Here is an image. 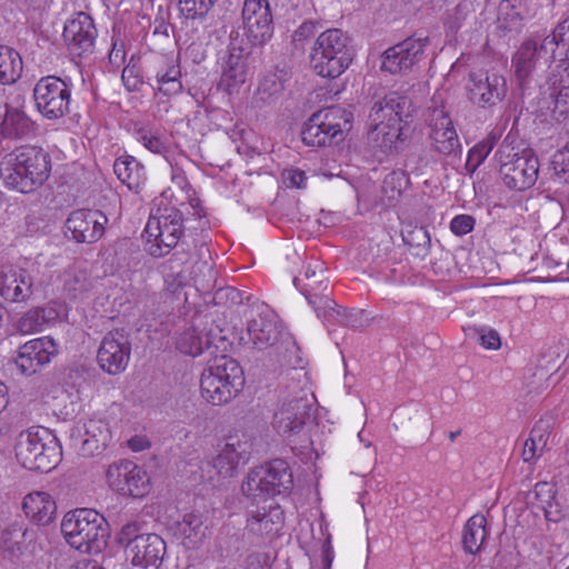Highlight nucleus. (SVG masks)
<instances>
[{"mask_svg":"<svg viewBox=\"0 0 569 569\" xmlns=\"http://www.w3.org/2000/svg\"><path fill=\"white\" fill-rule=\"evenodd\" d=\"M50 172L51 157L38 146H20L8 153L0 163L3 183L21 193H29L41 187Z\"/></svg>","mask_w":569,"mask_h":569,"instance_id":"obj_1","label":"nucleus"},{"mask_svg":"<svg viewBox=\"0 0 569 569\" xmlns=\"http://www.w3.org/2000/svg\"><path fill=\"white\" fill-rule=\"evenodd\" d=\"M295 286L305 295L318 318L323 322L338 321L346 326L356 327L353 313L337 305L329 295V279L322 263L316 261L309 264L302 277L293 279Z\"/></svg>","mask_w":569,"mask_h":569,"instance_id":"obj_2","label":"nucleus"},{"mask_svg":"<svg viewBox=\"0 0 569 569\" xmlns=\"http://www.w3.org/2000/svg\"><path fill=\"white\" fill-rule=\"evenodd\" d=\"M61 532L72 548L84 553L100 552L109 536L103 516L87 508L67 512L61 522Z\"/></svg>","mask_w":569,"mask_h":569,"instance_id":"obj_3","label":"nucleus"},{"mask_svg":"<svg viewBox=\"0 0 569 569\" xmlns=\"http://www.w3.org/2000/svg\"><path fill=\"white\" fill-rule=\"evenodd\" d=\"M353 48L350 38L340 29L321 32L310 53V63L322 78L339 77L352 62Z\"/></svg>","mask_w":569,"mask_h":569,"instance_id":"obj_4","label":"nucleus"},{"mask_svg":"<svg viewBox=\"0 0 569 569\" xmlns=\"http://www.w3.org/2000/svg\"><path fill=\"white\" fill-rule=\"evenodd\" d=\"M243 385L242 368L237 360L227 356L214 358L200 378L201 396L213 406L229 402L240 392Z\"/></svg>","mask_w":569,"mask_h":569,"instance_id":"obj_5","label":"nucleus"},{"mask_svg":"<svg viewBox=\"0 0 569 569\" xmlns=\"http://www.w3.org/2000/svg\"><path fill=\"white\" fill-rule=\"evenodd\" d=\"M499 173L509 189L522 191L532 187L539 173V160L530 150L520 151L507 136L496 151Z\"/></svg>","mask_w":569,"mask_h":569,"instance_id":"obj_6","label":"nucleus"},{"mask_svg":"<svg viewBox=\"0 0 569 569\" xmlns=\"http://www.w3.org/2000/svg\"><path fill=\"white\" fill-rule=\"evenodd\" d=\"M292 487L289 465L282 459H274L252 469L242 482L241 491L247 499L259 502L273 496H286Z\"/></svg>","mask_w":569,"mask_h":569,"instance_id":"obj_7","label":"nucleus"},{"mask_svg":"<svg viewBox=\"0 0 569 569\" xmlns=\"http://www.w3.org/2000/svg\"><path fill=\"white\" fill-rule=\"evenodd\" d=\"M61 447L48 429L21 432L16 445V457L33 471L49 472L61 460Z\"/></svg>","mask_w":569,"mask_h":569,"instance_id":"obj_8","label":"nucleus"},{"mask_svg":"<svg viewBox=\"0 0 569 569\" xmlns=\"http://www.w3.org/2000/svg\"><path fill=\"white\" fill-rule=\"evenodd\" d=\"M352 113L331 106L315 112L302 126L301 139L311 147H325L343 140L345 131L351 128Z\"/></svg>","mask_w":569,"mask_h":569,"instance_id":"obj_9","label":"nucleus"},{"mask_svg":"<svg viewBox=\"0 0 569 569\" xmlns=\"http://www.w3.org/2000/svg\"><path fill=\"white\" fill-rule=\"evenodd\" d=\"M148 251L160 258L169 253L183 233L182 212L174 207H159L152 212L144 228Z\"/></svg>","mask_w":569,"mask_h":569,"instance_id":"obj_10","label":"nucleus"},{"mask_svg":"<svg viewBox=\"0 0 569 569\" xmlns=\"http://www.w3.org/2000/svg\"><path fill=\"white\" fill-rule=\"evenodd\" d=\"M425 118L433 150L443 156L460 157L461 143L441 93L432 97Z\"/></svg>","mask_w":569,"mask_h":569,"instance_id":"obj_11","label":"nucleus"},{"mask_svg":"<svg viewBox=\"0 0 569 569\" xmlns=\"http://www.w3.org/2000/svg\"><path fill=\"white\" fill-rule=\"evenodd\" d=\"M252 442L246 435L229 436L219 453L200 467L202 477L213 481L214 476L221 478L233 477L240 465L249 460Z\"/></svg>","mask_w":569,"mask_h":569,"instance_id":"obj_12","label":"nucleus"},{"mask_svg":"<svg viewBox=\"0 0 569 569\" xmlns=\"http://www.w3.org/2000/svg\"><path fill=\"white\" fill-rule=\"evenodd\" d=\"M38 111L47 119H59L69 112L70 86L59 77L47 76L38 80L33 88Z\"/></svg>","mask_w":569,"mask_h":569,"instance_id":"obj_13","label":"nucleus"},{"mask_svg":"<svg viewBox=\"0 0 569 569\" xmlns=\"http://www.w3.org/2000/svg\"><path fill=\"white\" fill-rule=\"evenodd\" d=\"M556 59L552 43L543 39H528L513 53L511 67L519 86L525 89L533 78L535 71L542 64Z\"/></svg>","mask_w":569,"mask_h":569,"instance_id":"obj_14","label":"nucleus"},{"mask_svg":"<svg viewBox=\"0 0 569 569\" xmlns=\"http://www.w3.org/2000/svg\"><path fill=\"white\" fill-rule=\"evenodd\" d=\"M470 102L481 109H491L503 101L508 92L506 78L498 72L473 71L467 84Z\"/></svg>","mask_w":569,"mask_h":569,"instance_id":"obj_15","label":"nucleus"},{"mask_svg":"<svg viewBox=\"0 0 569 569\" xmlns=\"http://www.w3.org/2000/svg\"><path fill=\"white\" fill-rule=\"evenodd\" d=\"M43 293V282L32 270L3 268L0 271V296L9 302H28Z\"/></svg>","mask_w":569,"mask_h":569,"instance_id":"obj_16","label":"nucleus"},{"mask_svg":"<svg viewBox=\"0 0 569 569\" xmlns=\"http://www.w3.org/2000/svg\"><path fill=\"white\" fill-rule=\"evenodd\" d=\"M412 101L399 92H389L375 101L368 117L369 129L383 130L387 126L401 124L411 117Z\"/></svg>","mask_w":569,"mask_h":569,"instance_id":"obj_17","label":"nucleus"},{"mask_svg":"<svg viewBox=\"0 0 569 569\" xmlns=\"http://www.w3.org/2000/svg\"><path fill=\"white\" fill-rule=\"evenodd\" d=\"M131 356V341L123 330L108 332L98 349L97 360L100 368L109 375L123 372Z\"/></svg>","mask_w":569,"mask_h":569,"instance_id":"obj_18","label":"nucleus"},{"mask_svg":"<svg viewBox=\"0 0 569 569\" xmlns=\"http://www.w3.org/2000/svg\"><path fill=\"white\" fill-rule=\"evenodd\" d=\"M242 20L244 33L253 46H262L272 37V14L267 0H244Z\"/></svg>","mask_w":569,"mask_h":569,"instance_id":"obj_19","label":"nucleus"},{"mask_svg":"<svg viewBox=\"0 0 569 569\" xmlns=\"http://www.w3.org/2000/svg\"><path fill=\"white\" fill-rule=\"evenodd\" d=\"M427 44V37L407 38L385 51L381 69L392 74L411 70L422 59Z\"/></svg>","mask_w":569,"mask_h":569,"instance_id":"obj_20","label":"nucleus"},{"mask_svg":"<svg viewBox=\"0 0 569 569\" xmlns=\"http://www.w3.org/2000/svg\"><path fill=\"white\" fill-rule=\"evenodd\" d=\"M70 438L82 456L102 452L111 441L109 423L103 419H89L71 429Z\"/></svg>","mask_w":569,"mask_h":569,"instance_id":"obj_21","label":"nucleus"},{"mask_svg":"<svg viewBox=\"0 0 569 569\" xmlns=\"http://www.w3.org/2000/svg\"><path fill=\"white\" fill-rule=\"evenodd\" d=\"M97 29L92 18L79 12L69 19L63 29V39L72 56L82 58L91 54L94 49Z\"/></svg>","mask_w":569,"mask_h":569,"instance_id":"obj_22","label":"nucleus"},{"mask_svg":"<svg viewBox=\"0 0 569 569\" xmlns=\"http://www.w3.org/2000/svg\"><path fill=\"white\" fill-rule=\"evenodd\" d=\"M58 355V346L51 337L32 339L19 348L16 366L24 376H32Z\"/></svg>","mask_w":569,"mask_h":569,"instance_id":"obj_23","label":"nucleus"},{"mask_svg":"<svg viewBox=\"0 0 569 569\" xmlns=\"http://www.w3.org/2000/svg\"><path fill=\"white\" fill-rule=\"evenodd\" d=\"M108 218L99 210L79 209L72 211L67 221V231L79 243H94L104 233Z\"/></svg>","mask_w":569,"mask_h":569,"instance_id":"obj_24","label":"nucleus"},{"mask_svg":"<svg viewBox=\"0 0 569 569\" xmlns=\"http://www.w3.org/2000/svg\"><path fill=\"white\" fill-rule=\"evenodd\" d=\"M284 513L281 507L270 502L250 509L247 516V532L257 539H272L282 529Z\"/></svg>","mask_w":569,"mask_h":569,"instance_id":"obj_25","label":"nucleus"},{"mask_svg":"<svg viewBox=\"0 0 569 569\" xmlns=\"http://www.w3.org/2000/svg\"><path fill=\"white\" fill-rule=\"evenodd\" d=\"M311 407L309 400L302 397L283 402L273 415V428L281 436L298 435L310 418Z\"/></svg>","mask_w":569,"mask_h":569,"instance_id":"obj_26","label":"nucleus"},{"mask_svg":"<svg viewBox=\"0 0 569 569\" xmlns=\"http://www.w3.org/2000/svg\"><path fill=\"white\" fill-rule=\"evenodd\" d=\"M126 553L134 567L158 569L166 553V542L156 533H144L128 543Z\"/></svg>","mask_w":569,"mask_h":569,"instance_id":"obj_27","label":"nucleus"},{"mask_svg":"<svg viewBox=\"0 0 569 569\" xmlns=\"http://www.w3.org/2000/svg\"><path fill=\"white\" fill-rule=\"evenodd\" d=\"M247 333L249 341L258 349L273 346L280 336L277 316L267 306L259 307L248 320Z\"/></svg>","mask_w":569,"mask_h":569,"instance_id":"obj_28","label":"nucleus"},{"mask_svg":"<svg viewBox=\"0 0 569 569\" xmlns=\"http://www.w3.org/2000/svg\"><path fill=\"white\" fill-rule=\"evenodd\" d=\"M248 59V49L237 46L236 41H231L220 81L230 94L237 92L240 86L246 82L249 71Z\"/></svg>","mask_w":569,"mask_h":569,"instance_id":"obj_29","label":"nucleus"},{"mask_svg":"<svg viewBox=\"0 0 569 569\" xmlns=\"http://www.w3.org/2000/svg\"><path fill=\"white\" fill-rule=\"evenodd\" d=\"M207 321L197 319L192 327L186 329L177 339V349L188 356H199L213 343L212 330H207Z\"/></svg>","mask_w":569,"mask_h":569,"instance_id":"obj_30","label":"nucleus"},{"mask_svg":"<svg viewBox=\"0 0 569 569\" xmlns=\"http://www.w3.org/2000/svg\"><path fill=\"white\" fill-rule=\"evenodd\" d=\"M547 84L555 99V108L561 114L569 112V60H561L555 67H550Z\"/></svg>","mask_w":569,"mask_h":569,"instance_id":"obj_31","label":"nucleus"},{"mask_svg":"<svg viewBox=\"0 0 569 569\" xmlns=\"http://www.w3.org/2000/svg\"><path fill=\"white\" fill-rule=\"evenodd\" d=\"M22 509L33 522L47 526L54 519L57 506L49 493L36 491L24 497Z\"/></svg>","mask_w":569,"mask_h":569,"instance_id":"obj_32","label":"nucleus"},{"mask_svg":"<svg viewBox=\"0 0 569 569\" xmlns=\"http://www.w3.org/2000/svg\"><path fill=\"white\" fill-rule=\"evenodd\" d=\"M552 431L549 421L539 420L530 430L529 438L523 443L521 452L522 461L526 463H536L537 460L547 451L548 441Z\"/></svg>","mask_w":569,"mask_h":569,"instance_id":"obj_33","label":"nucleus"},{"mask_svg":"<svg viewBox=\"0 0 569 569\" xmlns=\"http://www.w3.org/2000/svg\"><path fill=\"white\" fill-rule=\"evenodd\" d=\"M113 171L122 183L137 192L146 181L144 167L131 156L118 158L113 163Z\"/></svg>","mask_w":569,"mask_h":569,"instance_id":"obj_34","label":"nucleus"},{"mask_svg":"<svg viewBox=\"0 0 569 569\" xmlns=\"http://www.w3.org/2000/svg\"><path fill=\"white\" fill-rule=\"evenodd\" d=\"M34 131L33 121L18 109H8L1 123V133L4 138L21 139Z\"/></svg>","mask_w":569,"mask_h":569,"instance_id":"obj_35","label":"nucleus"},{"mask_svg":"<svg viewBox=\"0 0 569 569\" xmlns=\"http://www.w3.org/2000/svg\"><path fill=\"white\" fill-rule=\"evenodd\" d=\"M487 519L483 515H473L468 519L463 528L462 543L463 549L471 553H478L487 537Z\"/></svg>","mask_w":569,"mask_h":569,"instance_id":"obj_36","label":"nucleus"},{"mask_svg":"<svg viewBox=\"0 0 569 569\" xmlns=\"http://www.w3.org/2000/svg\"><path fill=\"white\" fill-rule=\"evenodd\" d=\"M401 237L412 256L425 259L429 254L431 238L423 227L409 224L401 230Z\"/></svg>","mask_w":569,"mask_h":569,"instance_id":"obj_37","label":"nucleus"},{"mask_svg":"<svg viewBox=\"0 0 569 569\" xmlns=\"http://www.w3.org/2000/svg\"><path fill=\"white\" fill-rule=\"evenodd\" d=\"M218 0H177V7L184 22L192 26L196 22L206 23L210 19V12Z\"/></svg>","mask_w":569,"mask_h":569,"instance_id":"obj_38","label":"nucleus"},{"mask_svg":"<svg viewBox=\"0 0 569 569\" xmlns=\"http://www.w3.org/2000/svg\"><path fill=\"white\" fill-rule=\"evenodd\" d=\"M22 72V59L14 49L0 46V83H14Z\"/></svg>","mask_w":569,"mask_h":569,"instance_id":"obj_39","label":"nucleus"},{"mask_svg":"<svg viewBox=\"0 0 569 569\" xmlns=\"http://www.w3.org/2000/svg\"><path fill=\"white\" fill-rule=\"evenodd\" d=\"M180 77V66L173 61L166 62L164 66L159 68L156 72L158 90L168 96L181 92L182 83Z\"/></svg>","mask_w":569,"mask_h":569,"instance_id":"obj_40","label":"nucleus"},{"mask_svg":"<svg viewBox=\"0 0 569 569\" xmlns=\"http://www.w3.org/2000/svg\"><path fill=\"white\" fill-rule=\"evenodd\" d=\"M63 292L69 299L81 298L91 288V279L86 270L72 268L63 273Z\"/></svg>","mask_w":569,"mask_h":569,"instance_id":"obj_41","label":"nucleus"},{"mask_svg":"<svg viewBox=\"0 0 569 569\" xmlns=\"http://www.w3.org/2000/svg\"><path fill=\"white\" fill-rule=\"evenodd\" d=\"M401 124L387 126L383 130L369 129V139L386 153L398 151V142L401 137Z\"/></svg>","mask_w":569,"mask_h":569,"instance_id":"obj_42","label":"nucleus"},{"mask_svg":"<svg viewBox=\"0 0 569 569\" xmlns=\"http://www.w3.org/2000/svg\"><path fill=\"white\" fill-rule=\"evenodd\" d=\"M283 89V80L276 73H268L259 83L254 96L256 101L262 104H270L280 97Z\"/></svg>","mask_w":569,"mask_h":569,"instance_id":"obj_43","label":"nucleus"},{"mask_svg":"<svg viewBox=\"0 0 569 569\" xmlns=\"http://www.w3.org/2000/svg\"><path fill=\"white\" fill-rule=\"evenodd\" d=\"M179 532L189 540L191 545L201 542L204 537L203 520L199 513L190 512L183 515L182 519L177 522Z\"/></svg>","mask_w":569,"mask_h":569,"instance_id":"obj_44","label":"nucleus"},{"mask_svg":"<svg viewBox=\"0 0 569 569\" xmlns=\"http://www.w3.org/2000/svg\"><path fill=\"white\" fill-rule=\"evenodd\" d=\"M526 18L522 0H501L498 6V20L505 28L512 29Z\"/></svg>","mask_w":569,"mask_h":569,"instance_id":"obj_45","label":"nucleus"},{"mask_svg":"<svg viewBox=\"0 0 569 569\" xmlns=\"http://www.w3.org/2000/svg\"><path fill=\"white\" fill-rule=\"evenodd\" d=\"M149 490V477L147 472L134 463V470H130L127 480L123 482L121 495L134 498L143 497Z\"/></svg>","mask_w":569,"mask_h":569,"instance_id":"obj_46","label":"nucleus"},{"mask_svg":"<svg viewBox=\"0 0 569 569\" xmlns=\"http://www.w3.org/2000/svg\"><path fill=\"white\" fill-rule=\"evenodd\" d=\"M137 140L150 152L166 157L169 152L168 140L158 131L141 128L136 132Z\"/></svg>","mask_w":569,"mask_h":569,"instance_id":"obj_47","label":"nucleus"},{"mask_svg":"<svg viewBox=\"0 0 569 569\" xmlns=\"http://www.w3.org/2000/svg\"><path fill=\"white\" fill-rule=\"evenodd\" d=\"M130 470H134V462L130 460H120L110 465L106 473L109 486L122 493L123 482L130 475Z\"/></svg>","mask_w":569,"mask_h":569,"instance_id":"obj_48","label":"nucleus"},{"mask_svg":"<svg viewBox=\"0 0 569 569\" xmlns=\"http://www.w3.org/2000/svg\"><path fill=\"white\" fill-rule=\"evenodd\" d=\"M545 40L552 43L553 54H556V51L559 48H565L566 50L563 54L566 56V59L569 60V17L559 22L552 33L545 37Z\"/></svg>","mask_w":569,"mask_h":569,"instance_id":"obj_49","label":"nucleus"},{"mask_svg":"<svg viewBox=\"0 0 569 569\" xmlns=\"http://www.w3.org/2000/svg\"><path fill=\"white\" fill-rule=\"evenodd\" d=\"M190 272L187 268L176 269L171 263L164 274V283L168 291L176 293L189 282Z\"/></svg>","mask_w":569,"mask_h":569,"instance_id":"obj_50","label":"nucleus"},{"mask_svg":"<svg viewBox=\"0 0 569 569\" xmlns=\"http://www.w3.org/2000/svg\"><path fill=\"white\" fill-rule=\"evenodd\" d=\"M17 329L23 335L42 331L44 329V325L38 310L32 308L23 313V316L17 321Z\"/></svg>","mask_w":569,"mask_h":569,"instance_id":"obj_51","label":"nucleus"},{"mask_svg":"<svg viewBox=\"0 0 569 569\" xmlns=\"http://www.w3.org/2000/svg\"><path fill=\"white\" fill-rule=\"evenodd\" d=\"M26 533L27 532L22 531L21 529L4 531L1 538V543L4 551L9 552L13 557L21 555L23 550V538Z\"/></svg>","mask_w":569,"mask_h":569,"instance_id":"obj_52","label":"nucleus"},{"mask_svg":"<svg viewBox=\"0 0 569 569\" xmlns=\"http://www.w3.org/2000/svg\"><path fill=\"white\" fill-rule=\"evenodd\" d=\"M491 149L492 146L489 143H479L470 149L466 162V169L470 172L476 171V169L486 160Z\"/></svg>","mask_w":569,"mask_h":569,"instance_id":"obj_53","label":"nucleus"},{"mask_svg":"<svg viewBox=\"0 0 569 569\" xmlns=\"http://www.w3.org/2000/svg\"><path fill=\"white\" fill-rule=\"evenodd\" d=\"M476 219L470 214H458L450 221V230L456 236H465L475 228Z\"/></svg>","mask_w":569,"mask_h":569,"instance_id":"obj_54","label":"nucleus"},{"mask_svg":"<svg viewBox=\"0 0 569 569\" xmlns=\"http://www.w3.org/2000/svg\"><path fill=\"white\" fill-rule=\"evenodd\" d=\"M282 181L288 188L303 189L307 186V176L305 171L297 168L284 169L282 171Z\"/></svg>","mask_w":569,"mask_h":569,"instance_id":"obj_55","label":"nucleus"},{"mask_svg":"<svg viewBox=\"0 0 569 569\" xmlns=\"http://www.w3.org/2000/svg\"><path fill=\"white\" fill-rule=\"evenodd\" d=\"M121 79L126 88L130 91L138 90L142 83L138 67L131 63L123 68Z\"/></svg>","mask_w":569,"mask_h":569,"instance_id":"obj_56","label":"nucleus"},{"mask_svg":"<svg viewBox=\"0 0 569 569\" xmlns=\"http://www.w3.org/2000/svg\"><path fill=\"white\" fill-rule=\"evenodd\" d=\"M316 34V24L310 21H306L299 26V28L292 34V41L296 47H301L305 41L309 40Z\"/></svg>","mask_w":569,"mask_h":569,"instance_id":"obj_57","label":"nucleus"},{"mask_svg":"<svg viewBox=\"0 0 569 569\" xmlns=\"http://www.w3.org/2000/svg\"><path fill=\"white\" fill-rule=\"evenodd\" d=\"M479 341L486 349L497 350L501 346L500 336L493 329H481L479 331Z\"/></svg>","mask_w":569,"mask_h":569,"instance_id":"obj_58","label":"nucleus"},{"mask_svg":"<svg viewBox=\"0 0 569 569\" xmlns=\"http://www.w3.org/2000/svg\"><path fill=\"white\" fill-rule=\"evenodd\" d=\"M36 309L38 310L44 327L56 322L60 316V311L56 303H48L43 307H37Z\"/></svg>","mask_w":569,"mask_h":569,"instance_id":"obj_59","label":"nucleus"},{"mask_svg":"<svg viewBox=\"0 0 569 569\" xmlns=\"http://www.w3.org/2000/svg\"><path fill=\"white\" fill-rule=\"evenodd\" d=\"M139 531L140 527L136 522L127 523L122 527L119 535V540L121 543L126 545V552L128 551V543L133 541L136 537H141L142 533H139Z\"/></svg>","mask_w":569,"mask_h":569,"instance_id":"obj_60","label":"nucleus"},{"mask_svg":"<svg viewBox=\"0 0 569 569\" xmlns=\"http://www.w3.org/2000/svg\"><path fill=\"white\" fill-rule=\"evenodd\" d=\"M475 6L471 0H461L455 8L453 18L456 22H461L469 14L475 12Z\"/></svg>","mask_w":569,"mask_h":569,"instance_id":"obj_61","label":"nucleus"},{"mask_svg":"<svg viewBox=\"0 0 569 569\" xmlns=\"http://www.w3.org/2000/svg\"><path fill=\"white\" fill-rule=\"evenodd\" d=\"M555 169L569 179V152H559L555 156Z\"/></svg>","mask_w":569,"mask_h":569,"instance_id":"obj_62","label":"nucleus"},{"mask_svg":"<svg viewBox=\"0 0 569 569\" xmlns=\"http://www.w3.org/2000/svg\"><path fill=\"white\" fill-rule=\"evenodd\" d=\"M29 9L43 11L50 8L53 0H22Z\"/></svg>","mask_w":569,"mask_h":569,"instance_id":"obj_63","label":"nucleus"},{"mask_svg":"<svg viewBox=\"0 0 569 569\" xmlns=\"http://www.w3.org/2000/svg\"><path fill=\"white\" fill-rule=\"evenodd\" d=\"M109 60L112 64H120L124 60V51L122 48L113 47L110 54Z\"/></svg>","mask_w":569,"mask_h":569,"instance_id":"obj_64","label":"nucleus"}]
</instances>
